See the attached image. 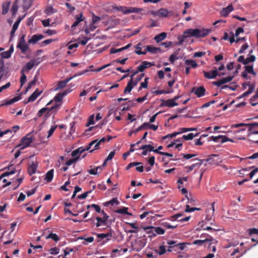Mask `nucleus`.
Wrapping results in <instances>:
<instances>
[{
    "instance_id": "4",
    "label": "nucleus",
    "mask_w": 258,
    "mask_h": 258,
    "mask_svg": "<svg viewBox=\"0 0 258 258\" xmlns=\"http://www.w3.org/2000/svg\"><path fill=\"white\" fill-rule=\"evenodd\" d=\"M32 135L31 134H28L21 140V144L18 146H22L20 150H24L26 147L29 146L30 144L33 142Z\"/></svg>"
},
{
    "instance_id": "51",
    "label": "nucleus",
    "mask_w": 258,
    "mask_h": 258,
    "mask_svg": "<svg viewBox=\"0 0 258 258\" xmlns=\"http://www.w3.org/2000/svg\"><path fill=\"white\" fill-rule=\"evenodd\" d=\"M161 225H162V226H163V227H164L165 228H166L167 229H174L177 227V225H172L170 224L169 223L166 222H162L161 223Z\"/></svg>"
},
{
    "instance_id": "48",
    "label": "nucleus",
    "mask_w": 258,
    "mask_h": 258,
    "mask_svg": "<svg viewBox=\"0 0 258 258\" xmlns=\"http://www.w3.org/2000/svg\"><path fill=\"white\" fill-rule=\"evenodd\" d=\"M119 202L117 200V198H113L111 200L108 202H107L105 203V206H107L108 205H111V206H113L114 204H116L117 205H119Z\"/></svg>"
},
{
    "instance_id": "30",
    "label": "nucleus",
    "mask_w": 258,
    "mask_h": 258,
    "mask_svg": "<svg viewBox=\"0 0 258 258\" xmlns=\"http://www.w3.org/2000/svg\"><path fill=\"white\" fill-rule=\"evenodd\" d=\"M96 220H97V223H96V226L97 227H99L102 225L106 226L107 225V220L103 218L99 217H96Z\"/></svg>"
},
{
    "instance_id": "46",
    "label": "nucleus",
    "mask_w": 258,
    "mask_h": 258,
    "mask_svg": "<svg viewBox=\"0 0 258 258\" xmlns=\"http://www.w3.org/2000/svg\"><path fill=\"white\" fill-rule=\"evenodd\" d=\"M255 56L253 55H251L250 56L247 57L245 59V61L244 62V65H246L250 62H254L255 60Z\"/></svg>"
},
{
    "instance_id": "28",
    "label": "nucleus",
    "mask_w": 258,
    "mask_h": 258,
    "mask_svg": "<svg viewBox=\"0 0 258 258\" xmlns=\"http://www.w3.org/2000/svg\"><path fill=\"white\" fill-rule=\"evenodd\" d=\"M134 86L135 85H134L133 79H130L124 90V93H130Z\"/></svg>"
},
{
    "instance_id": "11",
    "label": "nucleus",
    "mask_w": 258,
    "mask_h": 258,
    "mask_svg": "<svg viewBox=\"0 0 258 258\" xmlns=\"http://www.w3.org/2000/svg\"><path fill=\"white\" fill-rule=\"evenodd\" d=\"M233 76H228L227 77L222 78L218 81L213 82L212 84L217 87H220L223 84L231 82L233 80Z\"/></svg>"
},
{
    "instance_id": "50",
    "label": "nucleus",
    "mask_w": 258,
    "mask_h": 258,
    "mask_svg": "<svg viewBox=\"0 0 258 258\" xmlns=\"http://www.w3.org/2000/svg\"><path fill=\"white\" fill-rule=\"evenodd\" d=\"M179 132L180 133V134H181L182 133H185V132H190V131H196L197 128H194V127H190V128L181 127V128H180L179 129Z\"/></svg>"
},
{
    "instance_id": "21",
    "label": "nucleus",
    "mask_w": 258,
    "mask_h": 258,
    "mask_svg": "<svg viewBox=\"0 0 258 258\" xmlns=\"http://www.w3.org/2000/svg\"><path fill=\"white\" fill-rule=\"evenodd\" d=\"M42 91H39L38 89H37L28 98V102H33L34 101L36 98L42 93Z\"/></svg>"
},
{
    "instance_id": "54",
    "label": "nucleus",
    "mask_w": 258,
    "mask_h": 258,
    "mask_svg": "<svg viewBox=\"0 0 258 258\" xmlns=\"http://www.w3.org/2000/svg\"><path fill=\"white\" fill-rule=\"evenodd\" d=\"M142 162H131V163H129L127 165V166L126 167V170H128L131 168H132V167L136 166H138L139 165H142Z\"/></svg>"
},
{
    "instance_id": "19",
    "label": "nucleus",
    "mask_w": 258,
    "mask_h": 258,
    "mask_svg": "<svg viewBox=\"0 0 258 258\" xmlns=\"http://www.w3.org/2000/svg\"><path fill=\"white\" fill-rule=\"evenodd\" d=\"M233 10V7L232 5H229L226 8H223L220 14L222 16L226 17L228 16L229 14Z\"/></svg>"
},
{
    "instance_id": "55",
    "label": "nucleus",
    "mask_w": 258,
    "mask_h": 258,
    "mask_svg": "<svg viewBox=\"0 0 258 258\" xmlns=\"http://www.w3.org/2000/svg\"><path fill=\"white\" fill-rule=\"evenodd\" d=\"M57 125H55L52 126L51 127L50 130L48 131V135L47 137V138H49V137H50L51 136V135L53 134V133H54V131L57 128Z\"/></svg>"
},
{
    "instance_id": "6",
    "label": "nucleus",
    "mask_w": 258,
    "mask_h": 258,
    "mask_svg": "<svg viewBox=\"0 0 258 258\" xmlns=\"http://www.w3.org/2000/svg\"><path fill=\"white\" fill-rule=\"evenodd\" d=\"M40 58H37L36 59H33L28 61L25 66H24L22 69L21 70V72H28L31 70L35 65H38L40 61L39 60Z\"/></svg>"
},
{
    "instance_id": "40",
    "label": "nucleus",
    "mask_w": 258,
    "mask_h": 258,
    "mask_svg": "<svg viewBox=\"0 0 258 258\" xmlns=\"http://www.w3.org/2000/svg\"><path fill=\"white\" fill-rule=\"evenodd\" d=\"M146 123L144 122L143 124H142L141 126H140L138 128H136L135 130L130 131L128 133V136L131 137L133 133L136 134L138 132L146 128Z\"/></svg>"
},
{
    "instance_id": "37",
    "label": "nucleus",
    "mask_w": 258,
    "mask_h": 258,
    "mask_svg": "<svg viewBox=\"0 0 258 258\" xmlns=\"http://www.w3.org/2000/svg\"><path fill=\"white\" fill-rule=\"evenodd\" d=\"M53 172L54 170L52 169L50 170L46 173L45 179L47 182H49L52 181L53 177Z\"/></svg>"
},
{
    "instance_id": "25",
    "label": "nucleus",
    "mask_w": 258,
    "mask_h": 258,
    "mask_svg": "<svg viewBox=\"0 0 258 258\" xmlns=\"http://www.w3.org/2000/svg\"><path fill=\"white\" fill-rule=\"evenodd\" d=\"M76 21L74 22V23L71 26V28L72 29H74L77 26L79 25V24L84 20V18L83 17V14L81 13L79 15H76L75 16Z\"/></svg>"
},
{
    "instance_id": "1",
    "label": "nucleus",
    "mask_w": 258,
    "mask_h": 258,
    "mask_svg": "<svg viewBox=\"0 0 258 258\" xmlns=\"http://www.w3.org/2000/svg\"><path fill=\"white\" fill-rule=\"evenodd\" d=\"M187 32L190 37H194L197 38H204L212 32L211 29H205L202 28L201 29H188Z\"/></svg>"
},
{
    "instance_id": "17",
    "label": "nucleus",
    "mask_w": 258,
    "mask_h": 258,
    "mask_svg": "<svg viewBox=\"0 0 258 258\" xmlns=\"http://www.w3.org/2000/svg\"><path fill=\"white\" fill-rule=\"evenodd\" d=\"M162 103L161 104V106H167L169 107H172L178 105V103L174 102L172 99H168L166 101L161 100Z\"/></svg>"
},
{
    "instance_id": "41",
    "label": "nucleus",
    "mask_w": 258,
    "mask_h": 258,
    "mask_svg": "<svg viewBox=\"0 0 258 258\" xmlns=\"http://www.w3.org/2000/svg\"><path fill=\"white\" fill-rule=\"evenodd\" d=\"M141 45H142L141 43H139L135 47H136V50L135 51V53L138 55H142V54L145 55L146 54V51H141V49H142Z\"/></svg>"
},
{
    "instance_id": "18",
    "label": "nucleus",
    "mask_w": 258,
    "mask_h": 258,
    "mask_svg": "<svg viewBox=\"0 0 258 258\" xmlns=\"http://www.w3.org/2000/svg\"><path fill=\"white\" fill-rule=\"evenodd\" d=\"M154 64L153 63L148 62L147 61H143L142 63L137 67L138 69V71L140 72H143L146 69L148 68L151 66H154Z\"/></svg>"
},
{
    "instance_id": "57",
    "label": "nucleus",
    "mask_w": 258,
    "mask_h": 258,
    "mask_svg": "<svg viewBox=\"0 0 258 258\" xmlns=\"http://www.w3.org/2000/svg\"><path fill=\"white\" fill-rule=\"evenodd\" d=\"M247 126H249V128L248 129V132H252L253 130V128L256 126H258V122H253L251 123H248Z\"/></svg>"
},
{
    "instance_id": "61",
    "label": "nucleus",
    "mask_w": 258,
    "mask_h": 258,
    "mask_svg": "<svg viewBox=\"0 0 258 258\" xmlns=\"http://www.w3.org/2000/svg\"><path fill=\"white\" fill-rule=\"evenodd\" d=\"M181 156H182L184 158L186 159H189L192 157H196L197 155L196 154H180Z\"/></svg>"
},
{
    "instance_id": "15",
    "label": "nucleus",
    "mask_w": 258,
    "mask_h": 258,
    "mask_svg": "<svg viewBox=\"0 0 258 258\" xmlns=\"http://www.w3.org/2000/svg\"><path fill=\"white\" fill-rule=\"evenodd\" d=\"M94 145V148L92 150H90V152L92 153L95 150L98 149L99 148L100 144L99 142H98V140H94L92 141H91L87 146H86V149L87 150H90L92 146Z\"/></svg>"
},
{
    "instance_id": "64",
    "label": "nucleus",
    "mask_w": 258,
    "mask_h": 258,
    "mask_svg": "<svg viewBox=\"0 0 258 258\" xmlns=\"http://www.w3.org/2000/svg\"><path fill=\"white\" fill-rule=\"evenodd\" d=\"M54 40L53 39H49L45 40H44V41H43L42 42H41V46H46V45L51 43Z\"/></svg>"
},
{
    "instance_id": "31",
    "label": "nucleus",
    "mask_w": 258,
    "mask_h": 258,
    "mask_svg": "<svg viewBox=\"0 0 258 258\" xmlns=\"http://www.w3.org/2000/svg\"><path fill=\"white\" fill-rule=\"evenodd\" d=\"M18 3H19V1L16 0L13 4L12 7L11 9V11L12 12V15L13 16L16 15V14L17 12V11L18 9Z\"/></svg>"
},
{
    "instance_id": "8",
    "label": "nucleus",
    "mask_w": 258,
    "mask_h": 258,
    "mask_svg": "<svg viewBox=\"0 0 258 258\" xmlns=\"http://www.w3.org/2000/svg\"><path fill=\"white\" fill-rule=\"evenodd\" d=\"M87 72V71H83L82 73H80L79 74V75H83V74H84L85 72ZM77 76H78V75H75L73 77H70L69 78H67V79H66L65 80H64L63 81H59L57 83V87L55 88V90H59V89H61L64 88L66 86L67 84L70 81H71L72 79H73L74 78L77 77Z\"/></svg>"
},
{
    "instance_id": "34",
    "label": "nucleus",
    "mask_w": 258,
    "mask_h": 258,
    "mask_svg": "<svg viewBox=\"0 0 258 258\" xmlns=\"http://www.w3.org/2000/svg\"><path fill=\"white\" fill-rule=\"evenodd\" d=\"M213 240V238L211 236H209V238H206L204 240H196L193 242V244L201 245L207 241H211Z\"/></svg>"
},
{
    "instance_id": "22",
    "label": "nucleus",
    "mask_w": 258,
    "mask_h": 258,
    "mask_svg": "<svg viewBox=\"0 0 258 258\" xmlns=\"http://www.w3.org/2000/svg\"><path fill=\"white\" fill-rule=\"evenodd\" d=\"M38 167L37 162H32V163L28 167V173L30 175L34 174Z\"/></svg>"
},
{
    "instance_id": "62",
    "label": "nucleus",
    "mask_w": 258,
    "mask_h": 258,
    "mask_svg": "<svg viewBox=\"0 0 258 258\" xmlns=\"http://www.w3.org/2000/svg\"><path fill=\"white\" fill-rule=\"evenodd\" d=\"M99 168H101V166H98L94 169H91L89 170L88 171L90 174L96 175L97 174V171Z\"/></svg>"
},
{
    "instance_id": "45",
    "label": "nucleus",
    "mask_w": 258,
    "mask_h": 258,
    "mask_svg": "<svg viewBox=\"0 0 258 258\" xmlns=\"http://www.w3.org/2000/svg\"><path fill=\"white\" fill-rule=\"evenodd\" d=\"M244 68L246 71V72H247L249 74H251L254 76L256 75V73L253 71V68L252 65L245 66Z\"/></svg>"
},
{
    "instance_id": "56",
    "label": "nucleus",
    "mask_w": 258,
    "mask_h": 258,
    "mask_svg": "<svg viewBox=\"0 0 258 258\" xmlns=\"http://www.w3.org/2000/svg\"><path fill=\"white\" fill-rule=\"evenodd\" d=\"M21 73L22 74V76L20 78V83L21 85L22 86L25 83L26 80H27V77L24 74V72H21Z\"/></svg>"
},
{
    "instance_id": "12",
    "label": "nucleus",
    "mask_w": 258,
    "mask_h": 258,
    "mask_svg": "<svg viewBox=\"0 0 258 258\" xmlns=\"http://www.w3.org/2000/svg\"><path fill=\"white\" fill-rule=\"evenodd\" d=\"M214 204L215 202H213L211 205V208L207 209L206 210L205 220L207 221L211 220L214 216L215 212Z\"/></svg>"
},
{
    "instance_id": "33",
    "label": "nucleus",
    "mask_w": 258,
    "mask_h": 258,
    "mask_svg": "<svg viewBox=\"0 0 258 258\" xmlns=\"http://www.w3.org/2000/svg\"><path fill=\"white\" fill-rule=\"evenodd\" d=\"M166 36H167L166 33L162 32V33H160L159 34L156 35L154 37V39L157 43H158V42L162 41L164 39H165Z\"/></svg>"
},
{
    "instance_id": "44",
    "label": "nucleus",
    "mask_w": 258,
    "mask_h": 258,
    "mask_svg": "<svg viewBox=\"0 0 258 258\" xmlns=\"http://www.w3.org/2000/svg\"><path fill=\"white\" fill-rule=\"evenodd\" d=\"M144 230L146 232L147 234L150 235H153L155 234L154 231V227L153 226H148L144 228Z\"/></svg>"
},
{
    "instance_id": "3",
    "label": "nucleus",
    "mask_w": 258,
    "mask_h": 258,
    "mask_svg": "<svg viewBox=\"0 0 258 258\" xmlns=\"http://www.w3.org/2000/svg\"><path fill=\"white\" fill-rule=\"evenodd\" d=\"M114 9L118 11L122 12L123 14H128L130 13H140L142 11V9L135 7H126L123 6L115 7Z\"/></svg>"
},
{
    "instance_id": "9",
    "label": "nucleus",
    "mask_w": 258,
    "mask_h": 258,
    "mask_svg": "<svg viewBox=\"0 0 258 258\" xmlns=\"http://www.w3.org/2000/svg\"><path fill=\"white\" fill-rule=\"evenodd\" d=\"M9 68L4 66V61L0 59V78H7Z\"/></svg>"
},
{
    "instance_id": "32",
    "label": "nucleus",
    "mask_w": 258,
    "mask_h": 258,
    "mask_svg": "<svg viewBox=\"0 0 258 258\" xmlns=\"http://www.w3.org/2000/svg\"><path fill=\"white\" fill-rule=\"evenodd\" d=\"M11 2H6L3 3L2 8V14L6 15L9 11L10 6Z\"/></svg>"
},
{
    "instance_id": "38",
    "label": "nucleus",
    "mask_w": 258,
    "mask_h": 258,
    "mask_svg": "<svg viewBox=\"0 0 258 258\" xmlns=\"http://www.w3.org/2000/svg\"><path fill=\"white\" fill-rule=\"evenodd\" d=\"M128 208L123 207L122 208L117 209L115 211L116 213L125 214L129 216H132V214L128 212Z\"/></svg>"
},
{
    "instance_id": "47",
    "label": "nucleus",
    "mask_w": 258,
    "mask_h": 258,
    "mask_svg": "<svg viewBox=\"0 0 258 258\" xmlns=\"http://www.w3.org/2000/svg\"><path fill=\"white\" fill-rule=\"evenodd\" d=\"M201 209L199 208H190L189 205H186V208L184 210L185 212L189 213L195 211H201Z\"/></svg>"
},
{
    "instance_id": "16",
    "label": "nucleus",
    "mask_w": 258,
    "mask_h": 258,
    "mask_svg": "<svg viewBox=\"0 0 258 258\" xmlns=\"http://www.w3.org/2000/svg\"><path fill=\"white\" fill-rule=\"evenodd\" d=\"M70 92L71 90H70V89H68L64 90L62 92L58 93L55 96L54 98V101L56 103L60 102L63 97L68 94Z\"/></svg>"
},
{
    "instance_id": "2",
    "label": "nucleus",
    "mask_w": 258,
    "mask_h": 258,
    "mask_svg": "<svg viewBox=\"0 0 258 258\" xmlns=\"http://www.w3.org/2000/svg\"><path fill=\"white\" fill-rule=\"evenodd\" d=\"M114 9L118 11L122 12L123 14H128L130 13H140L142 11V9L135 7H126L123 6L115 7Z\"/></svg>"
},
{
    "instance_id": "52",
    "label": "nucleus",
    "mask_w": 258,
    "mask_h": 258,
    "mask_svg": "<svg viewBox=\"0 0 258 258\" xmlns=\"http://www.w3.org/2000/svg\"><path fill=\"white\" fill-rule=\"evenodd\" d=\"M183 214L181 213H178L177 214H175L174 215H173L169 218V220L172 221H178V220H179V218L182 216Z\"/></svg>"
},
{
    "instance_id": "20",
    "label": "nucleus",
    "mask_w": 258,
    "mask_h": 258,
    "mask_svg": "<svg viewBox=\"0 0 258 258\" xmlns=\"http://www.w3.org/2000/svg\"><path fill=\"white\" fill-rule=\"evenodd\" d=\"M44 37V36L42 34H35L32 36L31 39L28 40V42L29 44H35Z\"/></svg>"
},
{
    "instance_id": "49",
    "label": "nucleus",
    "mask_w": 258,
    "mask_h": 258,
    "mask_svg": "<svg viewBox=\"0 0 258 258\" xmlns=\"http://www.w3.org/2000/svg\"><path fill=\"white\" fill-rule=\"evenodd\" d=\"M166 248L164 245H160L159 247V250L156 249L155 252L158 253L160 255H163L166 252Z\"/></svg>"
},
{
    "instance_id": "10",
    "label": "nucleus",
    "mask_w": 258,
    "mask_h": 258,
    "mask_svg": "<svg viewBox=\"0 0 258 258\" xmlns=\"http://www.w3.org/2000/svg\"><path fill=\"white\" fill-rule=\"evenodd\" d=\"M191 92H194L195 94L199 98L204 96L206 90L203 86H201L198 88L193 87L191 90Z\"/></svg>"
},
{
    "instance_id": "63",
    "label": "nucleus",
    "mask_w": 258,
    "mask_h": 258,
    "mask_svg": "<svg viewBox=\"0 0 258 258\" xmlns=\"http://www.w3.org/2000/svg\"><path fill=\"white\" fill-rule=\"evenodd\" d=\"M94 115L90 116L88 118L87 123L86 124V126H89L91 124H93L94 123Z\"/></svg>"
},
{
    "instance_id": "35",
    "label": "nucleus",
    "mask_w": 258,
    "mask_h": 258,
    "mask_svg": "<svg viewBox=\"0 0 258 258\" xmlns=\"http://www.w3.org/2000/svg\"><path fill=\"white\" fill-rule=\"evenodd\" d=\"M57 12V10L54 9L51 6H47L44 11V13L48 16L51 15L53 13Z\"/></svg>"
},
{
    "instance_id": "60",
    "label": "nucleus",
    "mask_w": 258,
    "mask_h": 258,
    "mask_svg": "<svg viewBox=\"0 0 258 258\" xmlns=\"http://www.w3.org/2000/svg\"><path fill=\"white\" fill-rule=\"evenodd\" d=\"M146 123V128H149L153 130L154 131H156L158 128V126L155 125L154 124H150L149 122Z\"/></svg>"
},
{
    "instance_id": "43",
    "label": "nucleus",
    "mask_w": 258,
    "mask_h": 258,
    "mask_svg": "<svg viewBox=\"0 0 258 258\" xmlns=\"http://www.w3.org/2000/svg\"><path fill=\"white\" fill-rule=\"evenodd\" d=\"M185 63L187 66H190L193 68H196L198 67V64L195 60L191 59H187L185 61Z\"/></svg>"
},
{
    "instance_id": "5",
    "label": "nucleus",
    "mask_w": 258,
    "mask_h": 258,
    "mask_svg": "<svg viewBox=\"0 0 258 258\" xmlns=\"http://www.w3.org/2000/svg\"><path fill=\"white\" fill-rule=\"evenodd\" d=\"M25 35H22L19 39L17 47L21 50L22 53L25 54L26 52L29 49L28 44L25 42Z\"/></svg>"
},
{
    "instance_id": "59",
    "label": "nucleus",
    "mask_w": 258,
    "mask_h": 258,
    "mask_svg": "<svg viewBox=\"0 0 258 258\" xmlns=\"http://www.w3.org/2000/svg\"><path fill=\"white\" fill-rule=\"evenodd\" d=\"M92 192V190H88L84 194L78 196V198L79 199H85L87 198L88 195Z\"/></svg>"
},
{
    "instance_id": "23",
    "label": "nucleus",
    "mask_w": 258,
    "mask_h": 258,
    "mask_svg": "<svg viewBox=\"0 0 258 258\" xmlns=\"http://www.w3.org/2000/svg\"><path fill=\"white\" fill-rule=\"evenodd\" d=\"M154 231L155 232V234L149 235V237L150 238H153V237H155L157 234L162 235L165 233V230L160 227H154Z\"/></svg>"
},
{
    "instance_id": "26",
    "label": "nucleus",
    "mask_w": 258,
    "mask_h": 258,
    "mask_svg": "<svg viewBox=\"0 0 258 258\" xmlns=\"http://www.w3.org/2000/svg\"><path fill=\"white\" fill-rule=\"evenodd\" d=\"M190 37L189 34H188L187 32V29L184 31L183 35L179 36L177 37V39L178 42L177 43L178 45H181L184 42V39L186 38Z\"/></svg>"
},
{
    "instance_id": "39",
    "label": "nucleus",
    "mask_w": 258,
    "mask_h": 258,
    "mask_svg": "<svg viewBox=\"0 0 258 258\" xmlns=\"http://www.w3.org/2000/svg\"><path fill=\"white\" fill-rule=\"evenodd\" d=\"M46 239H51L55 242H57L59 240V236L56 234L52 233H50L48 235L45 237Z\"/></svg>"
},
{
    "instance_id": "27",
    "label": "nucleus",
    "mask_w": 258,
    "mask_h": 258,
    "mask_svg": "<svg viewBox=\"0 0 258 258\" xmlns=\"http://www.w3.org/2000/svg\"><path fill=\"white\" fill-rule=\"evenodd\" d=\"M146 51H148L153 54L157 53L158 52H161V50L159 47H153L151 45H148L146 48Z\"/></svg>"
},
{
    "instance_id": "29",
    "label": "nucleus",
    "mask_w": 258,
    "mask_h": 258,
    "mask_svg": "<svg viewBox=\"0 0 258 258\" xmlns=\"http://www.w3.org/2000/svg\"><path fill=\"white\" fill-rule=\"evenodd\" d=\"M34 0H22V7L24 11L28 10L31 6Z\"/></svg>"
},
{
    "instance_id": "53",
    "label": "nucleus",
    "mask_w": 258,
    "mask_h": 258,
    "mask_svg": "<svg viewBox=\"0 0 258 258\" xmlns=\"http://www.w3.org/2000/svg\"><path fill=\"white\" fill-rule=\"evenodd\" d=\"M256 98H258V92L257 90L255 94L250 99V103L252 106H255L258 104V102H253V100H255Z\"/></svg>"
},
{
    "instance_id": "24",
    "label": "nucleus",
    "mask_w": 258,
    "mask_h": 258,
    "mask_svg": "<svg viewBox=\"0 0 258 258\" xmlns=\"http://www.w3.org/2000/svg\"><path fill=\"white\" fill-rule=\"evenodd\" d=\"M21 97L20 96H16L10 100L5 101L4 103L0 105V107L12 104L14 103L19 101Z\"/></svg>"
},
{
    "instance_id": "36",
    "label": "nucleus",
    "mask_w": 258,
    "mask_h": 258,
    "mask_svg": "<svg viewBox=\"0 0 258 258\" xmlns=\"http://www.w3.org/2000/svg\"><path fill=\"white\" fill-rule=\"evenodd\" d=\"M159 16L161 17H167L169 16L170 12L165 9H160L159 10Z\"/></svg>"
},
{
    "instance_id": "13",
    "label": "nucleus",
    "mask_w": 258,
    "mask_h": 258,
    "mask_svg": "<svg viewBox=\"0 0 258 258\" xmlns=\"http://www.w3.org/2000/svg\"><path fill=\"white\" fill-rule=\"evenodd\" d=\"M113 232L111 231L110 229V231L107 233H99L97 234V237L100 239H103L105 238H106V240L104 241V242H106L109 240H110L113 237Z\"/></svg>"
},
{
    "instance_id": "7",
    "label": "nucleus",
    "mask_w": 258,
    "mask_h": 258,
    "mask_svg": "<svg viewBox=\"0 0 258 258\" xmlns=\"http://www.w3.org/2000/svg\"><path fill=\"white\" fill-rule=\"evenodd\" d=\"M59 105V104H56L55 105L52 106L50 108H49L48 107L42 108L39 110L37 113V116L38 117H41L44 113H46V115L47 116L48 115V114L50 111L54 110L55 111H56L57 109L58 108Z\"/></svg>"
},
{
    "instance_id": "42",
    "label": "nucleus",
    "mask_w": 258,
    "mask_h": 258,
    "mask_svg": "<svg viewBox=\"0 0 258 258\" xmlns=\"http://www.w3.org/2000/svg\"><path fill=\"white\" fill-rule=\"evenodd\" d=\"M199 135V133L194 134L193 133H189L187 135H183L182 136V139L183 140H192L194 137H197Z\"/></svg>"
},
{
    "instance_id": "58",
    "label": "nucleus",
    "mask_w": 258,
    "mask_h": 258,
    "mask_svg": "<svg viewBox=\"0 0 258 258\" xmlns=\"http://www.w3.org/2000/svg\"><path fill=\"white\" fill-rule=\"evenodd\" d=\"M0 55L2 57L1 59H3V58H9L11 56V54H10V53L8 51L2 52L0 54Z\"/></svg>"
},
{
    "instance_id": "14",
    "label": "nucleus",
    "mask_w": 258,
    "mask_h": 258,
    "mask_svg": "<svg viewBox=\"0 0 258 258\" xmlns=\"http://www.w3.org/2000/svg\"><path fill=\"white\" fill-rule=\"evenodd\" d=\"M204 77L209 79H212L215 78L218 75V73L216 68L212 71L211 72L203 71Z\"/></svg>"
}]
</instances>
